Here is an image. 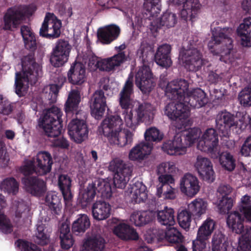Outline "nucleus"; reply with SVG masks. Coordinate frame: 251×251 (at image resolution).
<instances>
[{"mask_svg":"<svg viewBox=\"0 0 251 251\" xmlns=\"http://www.w3.org/2000/svg\"><path fill=\"white\" fill-rule=\"evenodd\" d=\"M20 30L25 48L31 51L21 59L22 71L15 75V91L21 97L26 94L29 84L33 85L37 82L41 69L35 58L34 51L37 48L35 33L27 25H22Z\"/></svg>","mask_w":251,"mask_h":251,"instance_id":"obj_1","label":"nucleus"},{"mask_svg":"<svg viewBox=\"0 0 251 251\" xmlns=\"http://www.w3.org/2000/svg\"><path fill=\"white\" fill-rule=\"evenodd\" d=\"M133 93L132 77H128L120 93L119 103L122 109H125V121L127 127L133 131L141 123L151 124L154 119L155 108L148 102L138 103V106L129 112H126L131 105V95Z\"/></svg>","mask_w":251,"mask_h":251,"instance_id":"obj_2","label":"nucleus"},{"mask_svg":"<svg viewBox=\"0 0 251 251\" xmlns=\"http://www.w3.org/2000/svg\"><path fill=\"white\" fill-rule=\"evenodd\" d=\"M81 96L78 90H73L69 94L64 105L67 117L75 115L68 126V134L72 140L77 143H81L88 137V128L85 121L86 113L78 110Z\"/></svg>","mask_w":251,"mask_h":251,"instance_id":"obj_3","label":"nucleus"},{"mask_svg":"<svg viewBox=\"0 0 251 251\" xmlns=\"http://www.w3.org/2000/svg\"><path fill=\"white\" fill-rule=\"evenodd\" d=\"M189 83L185 79H180L169 82L165 89V95L170 100H182L185 104L193 108H199L207 102L206 94L198 88L188 92Z\"/></svg>","mask_w":251,"mask_h":251,"instance_id":"obj_4","label":"nucleus"},{"mask_svg":"<svg viewBox=\"0 0 251 251\" xmlns=\"http://www.w3.org/2000/svg\"><path fill=\"white\" fill-rule=\"evenodd\" d=\"M123 125L119 115H110L103 120L99 131L107 138L111 144L124 147L132 142L134 134L129 129L122 130Z\"/></svg>","mask_w":251,"mask_h":251,"instance_id":"obj_5","label":"nucleus"},{"mask_svg":"<svg viewBox=\"0 0 251 251\" xmlns=\"http://www.w3.org/2000/svg\"><path fill=\"white\" fill-rule=\"evenodd\" d=\"M200 129L190 128L184 131L180 135L177 134L172 140L165 142L162 149L171 155H182L186 152V148L191 146L200 137Z\"/></svg>","mask_w":251,"mask_h":251,"instance_id":"obj_6","label":"nucleus"},{"mask_svg":"<svg viewBox=\"0 0 251 251\" xmlns=\"http://www.w3.org/2000/svg\"><path fill=\"white\" fill-rule=\"evenodd\" d=\"M232 29L230 27H224L216 29L212 33V37L208 44L210 51L215 55L229 58L233 49V40L230 37Z\"/></svg>","mask_w":251,"mask_h":251,"instance_id":"obj_7","label":"nucleus"},{"mask_svg":"<svg viewBox=\"0 0 251 251\" xmlns=\"http://www.w3.org/2000/svg\"><path fill=\"white\" fill-rule=\"evenodd\" d=\"M62 116L61 109L56 106H53L47 109L43 116L39 119V129H42L49 137H58L63 130Z\"/></svg>","mask_w":251,"mask_h":251,"instance_id":"obj_8","label":"nucleus"},{"mask_svg":"<svg viewBox=\"0 0 251 251\" xmlns=\"http://www.w3.org/2000/svg\"><path fill=\"white\" fill-rule=\"evenodd\" d=\"M53 164L51 154L46 151L39 152L35 160H29L21 168V172L24 176L32 175L34 173L38 176H45L49 173Z\"/></svg>","mask_w":251,"mask_h":251,"instance_id":"obj_9","label":"nucleus"},{"mask_svg":"<svg viewBox=\"0 0 251 251\" xmlns=\"http://www.w3.org/2000/svg\"><path fill=\"white\" fill-rule=\"evenodd\" d=\"M97 192L101 194V196L109 199L112 196V189L110 184L103 180H97L89 184L87 188L79 195L78 202L83 207H86L94 200Z\"/></svg>","mask_w":251,"mask_h":251,"instance_id":"obj_10","label":"nucleus"},{"mask_svg":"<svg viewBox=\"0 0 251 251\" xmlns=\"http://www.w3.org/2000/svg\"><path fill=\"white\" fill-rule=\"evenodd\" d=\"M173 100L176 101L170 102L166 106L165 114L172 121V125L179 130L184 126L185 120L189 115L190 109L182 100Z\"/></svg>","mask_w":251,"mask_h":251,"instance_id":"obj_11","label":"nucleus"},{"mask_svg":"<svg viewBox=\"0 0 251 251\" xmlns=\"http://www.w3.org/2000/svg\"><path fill=\"white\" fill-rule=\"evenodd\" d=\"M109 170L114 173L113 183L115 187L123 189L129 181L132 172V166L119 158L112 160Z\"/></svg>","mask_w":251,"mask_h":251,"instance_id":"obj_12","label":"nucleus"},{"mask_svg":"<svg viewBox=\"0 0 251 251\" xmlns=\"http://www.w3.org/2000/svg\"><path fill=\"white\" fill-rule=\"evenodd\" d=\"M28 15H31L29 7L26 5L11 7L7 10L3 16V29L12 30L16 28Z\"/></svg>","mask_w":251,"mask_h":251,"instance_id":"obj_13","label":"nucleus"},{"mask_svg":"<svg viewBox=\"0 0 251 251\" xmlns=\"http://www.w3.org/2000/svg\"><path fill=\"white\" fill-rule=\"evenodd\" d=\"M72 46L68 41L58 40L50 53V62L55 67L63 66L68 61Z\"/></svg>","mask_w":251,"mask_h":251,"instance_id":"obj_14","label":"nucleus"},{"mask_svg":"<svg viewBox=\"0 0 251 251\" xmlns=\"http://www.w3.org/2000/svg\"><path fill=\"white\" fill-rule=\"evenodd\" d=\"M61 21L53 14L47 13L40 29L39 34L49 39L59 37L61 34Z\"/></svg>","mask_w":251,"mask_h":251,"instance_id":"obj_15","label":"nucleus"},{"mask_svg":"<svg viewBox=\"0 0 251 251\" xmlns=\"http://www.w3.org/2000/svg\"><path fill=\"white\" fill-rule=\"evenodd\" d=\"M218 135L216 130L210 128L204 133L197 145L199 150L209 153L211 157H216L218 154Z\"/></svg>","mask_w":251,"mask_h":251,"instance_id":"obj_16","label":"nucleus"},{"mask_svg":"<svg viewBox=\"0 0 251 251\" xmlns=\"http://www.w3.org/2000/svg\"><path fill=\"white\" fill-rule=\"evenodd\" d=\"M185 68L191 72H197L203 64L202 55L195 48L184 49L179 54Z\"/></svg>","mask_w":251,"mask_h":251,"instance_id":"obj_17","label":"nucleus"},{"mask_svg":"<svg viewBox=\"0 0 251 251\" xmlns=\"http://www.w3.org/2000/svg\"><path fill=\"white\" fill-rule=\"evenodd\" d=\"M135 84L144 94L151 92L156 83L149 66L143 65L139 68L135 75Z\"/></svg>","mask_w":251,"mask_h":251,"instance_id":"obj_18","label":"nucleus"},{"mask_svg":"<svg viewBox=\"0 0 251 251\" xmlns=\"http://www.w3.org/2000/svg\"><path fill=\"white\" fill-rule=\"evenodd\" d=\"M69 82L77 86L75 89H72L69 93L73 90H78L80 94V90L83 84L86 82L87 77L85 66L80 62L75 61L71 66L67 73Z\"/></svg>","mask_w":251,"mask_h":251,"instance_id":"obj_19","label":"nucleus"},{"mask_svg":"<svg viewBox=\"0 0 251 251\" xmlns=\"http://www.w3.org/2000/svg\"><path fill=\"white\" fill-rule=\"evenodd\" d=\"M24 176L22 179L25 191L34 196H43L47 190L46 181L38 176Z\"/></svg>","mask_w":251,"mask_h":251,"instance_id":"obj_20","label":"nucleus"},{"mask_svg":"<svg viewBox=\"0 0 251 251\" xmlns=\"http://www.w3.org/2000/svg\"><path fill=\"white\" fill-rule=\"evenodd\" d=\"M195 166L201 178L204 181L211 183L215 180L214 172L210 160L199 155Z\"/></svg>","mask_w":251,"mask_h":251,"instance_id":"obj_21","label":"nucleus"},{"mask_svg":"<svg viewBox=\"0 0 251 251\" xmlns=\"http://www.w3.org/2000/svg\"><path fill=\"white\" fill-rule=\"evenodd\" d=\"M90 104L91 115L99 120L103 115L106 107V98L102 90L96 91L93 94Z\"/></svg>","mask_w":251,"mask_h":251,"instance_id":"obj_22","label":"nucleus"},{"mask_svg":"<svg viewBox=\"0 0 251 251\" xmlns=\"http://www.w3.org/2000/svg\"><path fill=\"white\" fill-rule=\"evenodd\" d=\"M180 189L185 195L193 197L200 191V186L197 177L190 174H185L181 179Z\"/></svg>","mask_w":251,"mask_h":251,"instance_id":"obj_23","label":"nucleus"},{"mask_svg":"<svg viewBox=\"0 0 251 251\" xmlns=\"http://www.w3.org/2000/svg\"><path fill=\"white\" fill-rule=\"evenodd\" d=\"M120 33V27L115 25H111L104 27L100 28L97 32L98 39L103 44H109L118 38Z\"/></svg>","mask_w":251,"mask_h":251,"instance_id":"obj_24","label":"nucleus"},{"mask_svg":"<svg viewBox=\"0 0 251 251\" xmlns=\"http://www.w3.org/2000/svg\"><path fill=\"white\" fill-rule=\"evenodd\" d=\"M235 117L230 112L221 111L217 115L216 124L217 128L224 135L227 133L230 128L237 126L235 122Z\"/></svg>","mask_w":251,"mask_h":251,"instance_id":"obj_25","label":"nucleus"},{"mask_svg":"<svg viewBox=\"0 0 251 251\" xmlns=\"http://www.w3.org/2000/svg\"><path fill=\"white\" fill-rule=\"evenodd\" d=\"M244 223V218L238 210L228 213L226 224L233 232L238 234H243L245 230Z\"/></svg>","mask_w":251,"mask_h":251,"instance_id":"obj_26","label":"nucleus"},{"mask_svg":"<svg viewBox=\"0 0 251 251\" xmlns=\"http://www.w3.org/2000/svg\"><path fill=\"white\" fill-rule=\"evenodd\" d=\"M172 48L168 44L160 46L154 55V61L158 65L163 67H169L172 64L171 58Z\"/></svg>","mask_w":251,"mask_h":251,"instance_id":"obj_27","label":"nucleus"},{"mask_svg":"<svg viewBox=\"0 0 251 251\" xmlns=\"http://www.w3.org/2000/svg\"><path fill=\"white\" fill-rule=\"evenodd\" d=\"M153 144L141 142L133 147L129 153V158L132 161L141 162L151 152Z\"/></svg>","mask_w":251,"mask_h":251,"instance_id":"obj_28","label":"nucleus"},{"mask_svg":"<svg viewBox=\"0 0 251 251\" xmlns=\"http://www.w3.org/2000/svg\"><path fill=\"white\" fill-rule=\"evenodd\" d=\"M114 233L123 240H138L139 235L136 230L129 225L122 223L114 229Z\"/></svg>","mask_w":251,"mask_h":251,"instance_id":"obj_29","label":"nucleus"},{"mask_svg":"<svg viewBox=\"0 0 251 251\" xmlns=\"http://www.w3.org/2000/svg\"><path fill=\"white\" fill-rule=\"evenodd\" d=\"M111 206L108 202L103 201H97L92 207V212L94 219L100 221L107 219L110 215Z\"/></svg>","mask_w":251,"mask_h":251,"instance_id":"obj_30","label":"nucleus"},{"mask_svg":"<svg viewBox=\"0 0 251 251\" xmlns=\"http://www.w3.org/2000/svg\"><path fill=\"white\" fill-rule=\"evenodd\" d=\"M251 18L248 17L244 19L237 29V34L241 37V44L244 47L251 46Z\"/></svg>","mask_w":251,"mask_h":251,"instance_id":"obj_31","label":"nucleus"},{"mask_svg":"<svg viewBox=\"0 0 251 251\" xmlns=\"http://www.w3.org/2000/svg\"><path fill=\"white\" fill-rule=\"evenodd\" d=\"M216 157H211L213 158H219L222 167L229 172H232L236 166V160L235 157L230 152L226 151L220 152L218 150V154Z\"/></svg>","mask_w":251,"mask_h":251,"instance_id":"obj_32","label":"nucleus"},{"mask_svg":"<svg viewBox=\"0 0 251 251\" xmlns=\"http://www.w3.org/2000/svg\"><path fill=\"white\" fill-rule=\"evenodd\" d=\"M199 0H189L183 5V9L180 12V16L182 19L187 21L188 17L193 20L196 17L200 8Z\"/></svg>","mask_w":251,"mask_h":251,"instance_id":"obj_33","label":"nucleus"},{"mask_svg":"<svg viewBox=\"0 0 251 251\" xmlns=\"http://www.w3.org/2000/svg\"><path fill=\"white\" fill-rule=\"evenodd\" d=\"M58 185L61 191L65 203L70 202L73 198L71 190V178L67 175H60L58 177Z\"/></svg>","mask_w":251,"mask_h":251,"instance_id":"obj_34","label":"nucleus"},{"mask_svg":"<svg viewBox=\"0 0 251 251\" xmlns=\"http://www.w3.org/2000/svg\"><path fill=\"white\" fill-rule=\"evenodd\" d=\"M132 201L135 203L144 202L147 199L146 186L141 181H137L130 184Z\"/></svg>","mask_w":251,"mask_h":251,"instance_id":"obj_35","label":"nucleus"},{"mask_svg":"<svg viewBox=\"0 0 251 251\" xmlns=\"http://www.w3.org/2000/svg\"><path fill=\"white\" fill-rule=\"evenodd\" d=\"M105 241L101 236L90 237L83 244L82 251H102Z\"/></svg>","mask_w":251,"mask_h":251,"instance_id":"obj_36","label":"nucleus"},{"mask_svg":"<svg viewBox=\"0 0 251 251\" xmlns=\"http://www.w3.org/2000/svg\"><path fill=\"white\" fill-rule=\"evenodd\" d=\"M45 202L53 215L60 214L62 208L61 199L55 192H48L45 199Z\"/></svg>","mask_w":251,"mask_h":251,"instance_id":"obj_37","label":"nucleus"},{"mask_svg":"<svg viewBox=\"0 0 251 251\" xmlns=\"http://www.w3.org/2000/svg\"><path fill=\"white\" fill-rule=\"evenodd\" d=\"M157 219L162 225L169 226H174L176 222L174 209L166 206L163 210L158 211Z\"/></svg>","mask_w":251,"mask_h":251,"instance_id":"obj_38","label":"nucleus"},{"mask_svg":"<svg viewBox=\"0 0 251 251\" xmlns=\"http://www.w3.org/2000/svg\"><path fill=\"white\" fill-rule=\"evenodd\" d=\"M90 226L88 216L84 214L78 215L77 219L73 223L72 231L73 233L78 235L84 233Z\"/></svg>","mask_w":251,"mask_h":251,"instance_id":"obj_39","label":"nucleus"},{"mask_svg":"<svg viewBox=\"0 0 251 251\" xmlns=\"http://www.w3.org/2000/svg\"><path fill=\"white\" fill-rule=\"evenodd\" d=\"M153 219L152 213L150 211L134 212L130 216L136 226H141L149 224Z\"/></svg>","mask_w":251,"mask_h":251,"instance_id":"obj_40","label":"nucleus"},{"mask_svg":"<svg viewBox=\"0 0 251 251\" xmlns=\"http://www.w3.org/2000/svg\"><path fill=\"white\" fill-rule=\"evenodd\" d=\"M61 247L63 249L68 250L73 245L74 240L70 233V226L63 223L60 228V236Z\"/></svg>","mask_w":251,"mask_h":251,"instance_id":"obj_41","label":"nucleus"},{"mask_svg":"<svg viewBox=\"0 0 251 251\" xmlns=\"http://www.w3.org/2000/svg\"><path fill=\"white\" fill-rule=\"evenodd\" d=\"M215 226V222L210 218H207L199 228L197 235L199 238L208 239Z\"/></svg>","mask_w":251,"mask_h":251,"instance_id":"obj_42","label":"nucleus"},{"mask_svg":"<svg viewBox=\"0 0 251 251\" xmlns=\"http://www.w3.org/2000/svg\"><path fill=\"white\" fill-rule=\"evenodd\" d=\"M228 246L225 235L221 232L215 233L212 237L211 250L212 251H227Z\"/></svg>","mask_w":251,"mask_h":251,"instance_id":"obj_43","label":"nucleus"},{"mask_svg":"<svg viewBox=\"0 0 251 251\" xmlns=\"http://www.w3.org/2000/svg\"><path fill=\"white\" fill-rule=\"evenodd\" d=\"M207 203L201 199H196L188 205V209L193 216H200L204 213Z\"/></svg>","mask_w":251,"mask_h":251,"instance_id":"obj_44","label":"nucleus"},{"mask_svg":"<svg viewBox=\"0 0 251 251\" xmlns=\"http://www.w3.org/2000/svg\"><path fill=\"white\" fill-rule=\"evenodd\" d=\"M177 21L176 14L167 11L160 17L159 22L157 23L156 29L160 28L162 26H166L167 28L174 27L177 23Z\"/></svg>","mask_w":251,"mask_h":251,"instance_id":"obj_45","label":"nucleus"},{"mask_svg":"<svg viewBox=\"0 0 251 251\" xmlns=\"http://www.w3.org/2000/svg\"><path fill=\"white\" fill-rule=\"evenodd\" d=\"M238 251H251V227H246L239 238Z\"/></svg>","mask_w":251,"mask_h":251,"instance_id":"obj_46","label":"nucleus"},{"mask_svg":"<svg viewBox=\"0 0 251 251\" xmlns=\"http://www.w3.org/2000/svg\"><path fill=\"white\" fill-rule=\"evenodd\" d=\"M19 183L14 177H8L0 183V188L4 192L16 195L19 190Z\"/></svg>","mask_w":251,"mask_h":251,"instance_id":"obj_47","label":"nucleus"},{"mask_svg":"<svg viewBox=\"0 0 251 251\" xmlns=\"http://www.w3.org/2000/svg\"><path fill=\"white\" fill-rule=\"evenodd\" d=\"M146 142L144 143H150L151 142H159L163 138L164 135L159 129L155 127H151L147 129L144 133Z\"/></svg>","mask_w":251,"mask_h":251,"instance_id":"obj_48","label":"nucleus"},{"mask_svg":"<svg viewBox=\"0 0 251 251\" xmlns=\"http://www.w3.org/2000/svg\"><path fill=\"white\" fill-rule=\"evenodd\" d=\"M143 7L151 16H156L161 11L160 0H145Z\"/></svg>","mask_w":251,"mask_h":251,"instance_id":"obj_49","label":"nucleus"},{"mask_svg":"<svg viewBox=\"0 0 251 251\" xmlns=\"http://www.w3.org/2000/svg\"><path fill=\"white\" fill-rule=\"evenodd\" d=\"M192 214L188 209L179 211L177 215V220L179 225L183 229H189L191 222Z\"/></svg>","mask_w":251,"mask_h":251,"instance_id":"obj_50","label":"nucleus"},{"mask_svg":"<svg viewBox=\"0 0 251 251\" xmlns=\"http://www.w3.org/2000/svg\"><path fill=\"white\" fill-rule=\"evenodd\" d=\"M238 100L244 107L251 106V83L246 86L239 94Z\"/></svg>","mask_w":251,"mask_h":251,"instance_id":"obj_51","label":"nucleus"},{"mask_svg":"<svg viewBox=\"0 0 251 251\" xmlns=\"http://www.w3.org/2000/svg\"><path fill=\"white\" fill-rule=\"evenodd\" d=\"M152 54V48L148 43H141L137 50V55L143 63L149 61V58Z\"/></svg>","mask_w":251,"mask_h":251,"instance_id":"obj_52","label":"nucleus"},{"mask_svg":"<svg viewBox=\"0 0 251 251\" xmlns=\"http://www.w3.org/2000/svg\"><path fill=\"white\" fill-rule=\"evenodd\" d=\"M235 201L231 197H222L217 205L221 214H228V211L232 208Z\"/></svg>","mask_w":251,"mask_h":251,"instance_id":"obj_53","label":"nucleus"},{"mask_svg":"<svg viewBox=\"0 0 251 251\" xmlns=\"http://www.w3.org/2000/svg\"><path fill=\"white\" fill-rule=\"evenodd\" d=\"M15 244L21 251H41L36 244L24 239H18Z\"/></svg>","mask_w":251,"mask_h":251,"instance_id":"obj_54","label":"nucleus"},{"mask_svg":"<svg viewBox=\"0 0 251 251\" xmlns=\"http://www.w3.org/2000/svg\"><path fill=\"white\" fill-rule=\"evenodd\" d=\"M159 190H157L156 195L159 198L162 197L164 199L173 200L176 198L175 189L170 184H165Z\"/></svg>","mask_w":251,"mask_h":251,"instance_id":"obj_55","label":"nucleus"},{"mask_svg":"<svg viewBox=\"0 0 251 251\" xmlns=\"http://www.w3.org/2000/svg\"><path fill=\"white\" fill-rule=\"evenodd\" d=\"M182 234L176 228H171L167 231V241L171 243L179 244L183 241Z\"/></svg>","mask_w":251,"mask_h":251,"instance_id":"obj_56","label":"nucleus"},{"mask_svg":"<svg viewBox=\"0 0 251 251\" xmlns=\"http://www.w3.org/2000/svg\"><path fill=\"white\" fill-rule=\"evenodd\" d=\"M13 231V226L10 220L3 213L0 212V231L9 234Z\"/></svg>","mask_w":251,"mask_h":251,"instance_id":"obj_57","label":"nucleus"},{"mask_svg":"<svg viewBox=\"0 0 251 251\" xmlns=\"http://www.w3.org/2000/svg\"><path fill=\"white\" fill-rule=\"evenodd\" d=\"M13 106L8 100H4L3 96L0 95V113L8 115L13 111Z\"/></svg>","mask_w":251,"mask_h":251,"instance_id":"obj_58","label":"nucleus"},{"mask_svg":"<svg viewBox=\"0 0 251 251\" xmlns=\"http://www.w3.org/2000/svg\"><path fill=\"white\" fill-rule=\"evenodd\" d=\"M175 165L173 162L162 163L157 168V173L160 175L169 174L175 170Z\"/></svg>","mask_w":251,"mask_h":251,"instance_id":"obj_59","label":"nucleus"},{"mask_svg":"<svg viewBox=\"0 0 251 251\" xmlns=\"http://www.w3.org/2000/svg\"><path fill=\"white\" fill-rule=\"evenodd\" d=\"M111 61L112 64L114 68L116 66H119L122 63L127 60V56L126 52H118L112 57L109 58Z\"/></svg>","mask_w":251,"mask_h":251,"instance_id":"obj_60","label":"nucleus"},{"mask_svg":"<svg viewBox=\"0 0 251 251\" xmlns=\"http://www.w3.org/2000/svg\"><path fill=\"white\" fill-rule=\"evenodd\" d=\"M207 240L199 238L197 235L196 239L193 241V251H205Z\"/></svg>","mask_w":251,"mask_h":251,"instance_id":"obj_61","label":"nucleus"},{"mask_svg":"<svg viewBox=\"0 0 251 251\" xmlns=\"http://www.w3.org/2000/svg\"><path fill=\"white\" fill-rule=\"evenodd\" d=\"M114 69L110 58H100L98 69L101 71L110 72Z\"/></svg>","mask_w":251,"mask_h":251,"instance_id":"obj_62","label":"nucleus"},{"mask_svg":"<svg viewBox=\"0 0 251 251\" xmlns=\"http://www.w3.org/2000/svg\"><path fill=\"white\" fill-rule=\"evenodd\" d=\"M158 180L160 182V185L157 186V190H159L165 184L170 185L174 182L172 176L170 174L161 175L158 177Z\"/></svg>","mask_w":251,"mask_h":251,"instance_id":"obj_63","label":"nucleus"},{"mask_svg":"<svg viewBox=\"0 0 251 251\" xmlns=\"http://www.w3.org/2000/svg\"><path fill=\"white\" fill-rule=\"evenodd\" d=\"M240 152L245 156H251V136L248 137L242 145Z\"/></svg>","mask_w":251,"mask_h":251,"instance_id":"obj_64","label":"nucleus"}]
</instances>
